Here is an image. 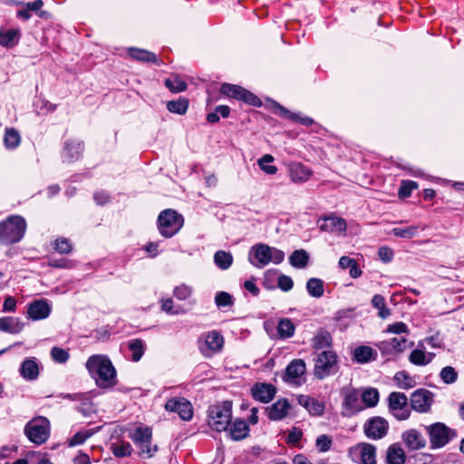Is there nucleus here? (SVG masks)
<instances>
[{
  "mask_svg": "<svg viewBox=\"0 0 464 464\" xmlns=\"http://www.w3.org/2000/svg\"><path fill=\"white\" fill-rule=\"evenodd\" d=\"M332 344V336L326 330L320 329L317 331L312 340V346L316 350L330 347Z\"/></svg>",
  "mask_w": 464,
  "mask_h": 464,
  "instance_id": "c756f323",
  "label": "nucleus"
},
{
  "mask_svg": "<svg viewBox=\"0 0 464 464\" xmlns=\"http://www.w3.org/2000/svg\"><path fill=\"white\" fill-rule=\"evenodd\" d=\"M224 346V338L218 331L203 334L198 339V348L205 357H211L219 353Z\"/></svg>",
  "mask_w": 464,
  "mask_h": 464,
  "instance_id": "6e6552de",
  "label": "nucleus"
},
{
  "mask_svg": "<svg viewBox=\"0 0 464 464\" xmlns=\"http://www.w3.org/2000/svg\"><path fill=\"white\" fill-rule=\"evenodd\" d=\"M277 285H278V287L284 292L290 291L294 286L292 278L285 275H281L278 277Z\"/></svg>",
  "mask_w": 464,
  "mask_h": 464,
  "instance_id": "680f3d73",
  "label": "nucleus"
},
{
  "mask_svg": "<svg viewBox=\"0 0 464 464\" xmlns=\"http://www.w3.org/2000/svg\"><path fill=\"white\" fill-rule=\"evenodd\" d=\"M394 381L401 389H411L415 386V381L406 372H399L394 375Z\"/></svg>",
  "mask_w": 464,
  "mask_h": 464,
  "instance_id": "a18cd8bd",
  "label": "nucleus"
},
{
  "mask_svg": "<svg viewBox=\"0 0 464 464\" xmlns=\"http://www.w3.org/2000/svg\"><path fill=\"white\" fill-rule=\"evenodd\" d=\"M338 368V356L333 351H323L314 358V375L318 380L334 374Z\"/></svg>",
  "mask_w": 464,
  "mask_h": 464,
  "instance_id": "39448f33",
  "label": "nucleus"
},
{
  "mask_svg": "<svg viewBox=\"0 0 464 464\" xmlns=\"http://www.w3.org/2000/svg\"><path fill=\"white\" fill-rule=\"evenodd\" d=\"M332 445V439L330 436L323 434L316 439V447L321 452H325L330 450Z\"/></svg>",
  "mask_w": 464,
  "mask_h": 464,
  "instance_id": "052dcab7",
  "label": "nucleus"
},
{
  "mask_svg": "<svg viewBox=\"0 0 464 464\" xmlns=\"http://www.w3.org/2000/svg\"><path fill=\"white\" fill-rule=\"evenodd\" d=\"M51 356L53 361L59 363H64L69 359L68 352L60 347H53L51 350Z\"/></svg>",
  "mask_w": 464,
  "mask_h": 464,
  "instance_id": "13d9d810",
  "label": "nucleus"
},
{
  "mask_svg": "<svg viewBox=\"0 0 464 464\" xmlns=\"http://www.w3.org/2000/svg\"><path fill=\"white\" fill-rule=\"evenodd\" d=\"M409 360L411 363L420 366H424L430 362V358H428V355L421 349L413 350L410 354Z\"/></svg>",
  "mask_w": 464,
  "mask_h": 464,
  "instance_id": "8fccbe9b",
  "label": "nucleus"
},
{
  "mask_svg": "<svg viewBox=\"0 0 464 464\" xmlns=\"http://www.w3.org/2000/svg\"><path fill=\"white\" fill-rule=\"evenodd\" d=\"M128 52L130 57L138 61L153 63L157 61L155 53L148 52L143 49L130 48Z\"/></svg>",
  "mask_w": 464,
  "mask_h": 464,
  "instance_id": "a19ab883",
  "label": "nucleus"
},
{
  "mask_svg": "<svg viewBox=\"0 0 464 464\" xmlns=\"http://www.w3.org/2000/svg\"><path fill=\"white\" fill-rule=\"evenodd\" d=\"M375 352L368 346H360L354 350V359L360 363H366L375 359Z\"/></svg>",
  "mask_w": 464,
  "mask_h": 464,
  "instance_id": "4c0bfd02",
  "label": "nucleus"
},
{
  "mask_svg": "<svg viewBox=\"0 0 464 464\" xmlns=\"http://www.w3.org/2000/svg\"><path fill=\"white\" fill-rule=\"evenodd\" d=\"M161 309L169 314H179L185 313L184 310H178L174 308L173 300L170 298L164 299L161 301Z\"/></svg>",
  "mask_w": 464,
  "mask_h": 464,
  "instance_id": "0e129e2a",
  "label": "nucleus"
},
{
  "mask_svg": "<svg viewBox=\"0 0 464 464\" xmlns=\"http://www.w3.org/2000/svg\"><path fill=\"white\" fill-rule=\"evenodd\" d=\"M440 377L444 383L451 384L457 381L458 372L453 367L446 366L441 369Z\"/></svg>",
  "mask_w": 464,
  "mask_h": 464,
  "instance_id": "5fc2aeb1",
  "label": "nucleus"
},
{
  "mask_svg": "<svg viewBox=\"0 0 464 464\" xmlns=\"http://www.w3.org/2000/svg\"><path fill=\"white\" fill-rule=\"evenodd\" d=\"M19 36L20 34L18 30L12 29L0 32V44L7 48L14 47L18 43Z\"/></svg>",
  "mask_w": 464,
  "mask_h": 464,
  "instance_id": "e433bc0d",
  "label": "nucleus"
},
{
  "mask_svg": "<svg viewBox=\"0 0 464 464\" xmlns=\"http://www.w3.org/2000/svg\"><path fill=\"white\" fill-rule=\"evenodd\" d=\"M403 441L410 450L424 448L426 441L423 436L416 430H409L402 434Z\"/></svg>",
  "mask_w": 464,
  "mask_h": 464,
  "instance_id": "a878e982",
  "label": "nucleus"
},
{
  "mask_svg": "<svg viewBox=\"0 0 464 464\" xmlns=\"http://www.w3.org/2000/svg\"><path fill=\"white\" fill-rule=\"evenodd\" d=\"M111 450L118 458L128 457L131 454L132 448L129 442L119 441L111 444Z\"/></svg>",
  "mask_w": 464,
  "mask_h": 464,
  "instance_id": "79ce46f5",
  "label": "nucleus"
},
{
  "mask_svg": "<svg viewBox=\"0 0 464 464\" xmlns=\"http://www.w3.org/2000/svg\"><path fill=\"white\" fill-rule=\"evenodd\" d=\"M309 256L304 249L295 250L289 256L290 264L296 268H304L307 266Z\"/></svg>",
  "mask_w": 464,
  "mask_h": 464,
  "instance_id": "c9c22d12",
  "label": "nucleus"
},
{
  "mask_svg": "<svg viewBox=\"0 0 464 464\" xmlns=\"http://www.w3.org/2000/svg\"><path fill=\"white\" fill-rule=\"evenodd\" d=\"M291 179L294 182H304L312 175V171L301 163H292L289 167Z\"/></svg>",
  "mask_w": 464,
  "mask_h": 464,
  "instance_id": "cd10ccee",
  "label": "nucleus"
},
{
  "mask_svg": "<svg viewBox=\"0 0 464 464\" xmlns=\"http://www.w3.org/2000/svg\"><path fill=\"white\" fill-rule=\"evenodd\" d=\"M251 392L255 400L267 403L274 399L276 389L272 384L263 382L255 384Z\"/></svg>",
  "mask_w": 464,
  "mask_h": 464,
  "instance_id": "6ab92c4d",
  "label": "nucleus"
},
{
  "mask_svg": "<svg viewBox=\"0 0 464 464\" xmlns=\"http://www.w3.org/2000/svg\"><path fill=\"white\" fill-rule=\"evenodd\" d=\"M275 110L279 116H281L283 118L290 119L294 121L300 122L301 124H303L304 126H309V125L313 124V122H314L312 118L307 117V116L301 117L300 115H298L296 113L291 112L289 110L281 106L278 103L275 104Z\"/></svg>",
  "mask_w": 464,
  "mask_h": 464,
  "instance_id": "c85d7f7f",
  "label": "nucleus"
},
{
  "mask_svg": "<svg viewBox=\"0 0 464 464\" xmlns=\"http://www.w3.org/2000/svg\"><path fill=\"white\" fill-rule=\"evenodd\" d=\"M140 449V454L145 458H151L158 450L157 445H152L151 440L147 443H141L138 446Z\"/></svg>",
  "mask_w": 464,
  "mask_h": 464,
  "instance_id": "4d7b16f0",
  "label": "nucleus"
},
{
  "mask_svg": "<svg viewBox=\"0 0 464 464\" xmlns=\"http://www.w3.org/2000/svg\"><path fill=\"white\" fill-rule=\"evenodd\" d=\"M21 143V136L14 128H6L4 136V144L7 150H14Z\"/></svg>",
  "mask_w": 464,
  "mask_h": 464,
  "instance_id": "473e14b6",
  "label": "nucleus"
},
{
  "mask_svg": "<svg viewBox=\"0 0 464 464\" xmlns=\"http://www.w3.org/2000/svg\"><path fill=\"white\" fill-rule=\"evenodd\" d=\"M54 248L61 254H68L71 252L72 246L67 238H58L55 241Z\"/></svg>",
  "mask_w": 464,
  "mask_h": 464,
  "instance_id": "e2e57ef3",
  "label": "nucleus"
},
{
  "mask_svg": "<svg viewBox=\"0 0 464 464\" xmlns=\"http://www.w3.org/2000/svg\"><path fill=\"white\" fill-rule=\"evenodd\" d=\"M297 401L313 416H321L324 411V403L308 395H299Z\"/></svg>",
  "mask_w": 464,
  "mask_h": 464,
  "instance_id": "4be33fe9",
  "label": "nucleus"
},
{
  "mask_svg": "<svg viewBox=\"0 0 464 464\" xmlns=\"http://www.w3.org/2000/svg\"><path fill=\"white\" fill-rule=\"evenodd\" d=\"M165 85L173 92H180L186 90L187 84L179 76H172L165 80Z\"/></svg>",
  "mask_w": 464,
  "mask_h": 464,
  "instance_id": "09e8293b",
  "label": "nucleus"
},
{
  "mask_svg": "<svg viewBox=\"0 0 464 464\" xmlns=\"http://www.w3.org/2000/svg\"><path fill=\"white\" fill-rule=\"evenodd\" d=\"M51 312L52 305L46 299H37L27 304V317L34 321L48 318Z\"/></svg>",
  "mask_w": 464,
  "mask_h": 464,
  "instance_id": "ddd939ff",
  "label": "nucleus"
},
{
  "mask_svg": "<svg viewBox=\"0 0 464 464\" xmlns=\"http://www.w3.org/2000/svg\"><path fill=\"white\" fill-rule=\"evenodd\" d=\"M220 92L224 95L235 98L238 101H243L246 103H248V104H251L254 106L261 105V101L259 100V98H257L256 95H254L247 90H246L238 85L224 83L220 88Z\"/></svg>",
  "mask_w": 464,
  "mask_h": 464,
  "instance_id": "9b49d317",
  "label": "nucleus"
},
{
  "mask_svg": "<svg viewBox=\"0 0 464 464\" xmlns=\"http://www.w3.org/2000/svg\"><path fill=\"white\" fill-rule=\"evenodd\" d=\"M418 229L419 227L416 226H410L406 227H394L392 232L395 237L410 239L417 235Z\"/></svg>",
  "mask_w": 464,
  "mask_h": 464,
  "instance_id": "3c124183",
  "label": "nucleus"
},
{
  "mask_svg": "<svg viewBox=\"0 0 464 464\" xmlns=\"http://www.w3.org/2000/svg\"><path fill=\"white\" fill-rule=\"evenodd\" d=\"M285 259V253L266 244L253 246L248 254L249 262L257 268H262L269 263L280 264Z\"/></svg>",
  "mask_w": 464,
  "mask_h": 464,
  "instance_id": "f03ea898",
  "label": "nucleus"
},
{
  "mask_svg": "<svg viewBox=\"0 0 464 464\" xmlns=\"http://www.w3.org/2000/svg\"><path fill=\"white\" fill-rule=\"evenodd\" d=\"M382 353L392 354L403 352L407 347V339L405 337H394L387 341H382L378 344Z\"/></svg>",
  "mask_w": 464,
  "mask_h": 464,
  "instance_id": "5701e85b",
  "label": "nucleus"
},
{
  "mask_svg": "<svg viewBox=\"0 0 464 464\" xmlns=\"http://www.w3.org/2000/svg\"><path fill=\"white\" fill-rule=\"evenodd\" d=\"M188 102L185 98H179L177 101H170L167 104V108L170 112L183 115L188 111Z\"/></svg>",
  "mask_w": 464,
  "mask_h": 464,
  "instance_id": "de8ad7c7",
  "label": "nucleus"
},
{
  "mask_svg": "<svg viewBox=\"0 0 464 464\" xmlns=\"http://www.w3.org/2000/svg\"><path fill=\"white\" fill-rule=\"evenodd\" d=\"M99 428L93 430H82L76 432L68 441L70 447L82 444L87 439L92 436Z\"/></svg>",
  "mask_w": 464,
  "mask_h": 464,
  "instance_id": "37998d69",
  "label": "nucleus"
},
{
  "mask_svg": "<svg viewBox=\"0 0 464 464\" xmlns=\"http://www.w3.org/2000/svg\"><path fill=\"white\" fill-rule=\"evenodd\" d=\"M130 439L137 447L141 443H147L149 440H152L151 430L147 427H139L130 435Z\"/></svg>",
  "mask_w": 464,
  "mask_h": 464,
  "instance_id": "f704fd0d",
  "label": "nucleus"
},
{
  "mask_svg": "<svg viewBox=\"0 0 464 464\" xmlns=\"http://www.w3.org/2000/svg\"><path fill=\"white\" fill-rule=\"evenodd\" d=\"M184 223L183 217L176 210L165 209L158 218V227L161 236L171 237L177 234Z\"/></svg>",
  "mask_w": 464,
  "mask_h": 464,
  "instance_id": "0eeeda50",
  "label": "nucleus"
},
{
  "mask_svg": "<svg viewBox=\"0 0 464 464\" xmlns=\"http://www.w3.org/2000/svg\"><path fill=\"white\" fill-rule=\"evenodd\" d=\"M317 224L321 231L341 234L346 230V221L335 215L321 218L318 219Z\"/></svg>",
  "mask_w": 464,
  "mask_h": 464,
  "instance_id": "2eb2a0df",
  "label": "nucleus"
},
{
  "mask_svg": "<svg viewBox=\"0 0 464 464\" xmlns=\"http://www.w3.org/2000/svg\"><path fill=\"white\" fill-rule=\"evenodd\" d=\"M85 365L90 375L95 380L99 387L109 388L115 383L116 371L106 355H92L87 360Z\"/></svg>",
  "mask_w": 464,
  "mask_h": 464,
  "instance_id": "f257e3e1",
  "label": "nucleus"
},
{
  "mask_svg": "<svg viewBox=\"0 0 464 464\" xmlns=\"http://www.w3.org/2000/svg\"><path fill=\"white\" fill-rule=\"evenodd\" d=\"M208 425L212 430L221 432L227 430L232 419V403L222 401L210 405L208 410Z\"/></svg>",
  "mask_w": 464,
  "mask_h": 464,
  "instance_id": "20e7f679",
  "label": "nucleus"
},
{
  "mask_svg": "<svg viewBox=\"0 0 464 464\" xmlns=\"http://www.w3.org/2000/svg\"><path fill=\"white\" fill-rule=\"evenodd\" d=\"M165 409L177 412L184 420H189L193 416L191 403L185 399H170L166 402Z\"/></svg>",
  "mask_w": 464,
  "mask_h": 464,
  "instance_id": "a211bd4d",
  "label": "nucleus"
},
{
  "mask_svg": "<svg viewBox=\"0 0 464 464\" xmlns=\"http://www.w3.org/2000/svg\"><path fill=\"white\" fill-rule=\"evenodd\" d=\"M215 304L218 308L232 306L234 298L227 292H218L215 296Z\"/></svg>",
  "mask_w": 464,
  "mask_h": 464,
  "instance_id": "6e6d98bb",
  "label": "nucleus"
},
{
  "mask_svg": "<svg viewBox=\"0 0 464 464\" xmlns=\"http://www.w3.org/2000/svg\"><path fill=\"white\" fill-rule=\"evenodd\" d=\"M276 329L280 337L289 338L294 335L295 326L290 319L285 318L278 322Z\"/></svg>",
  "mask_w": 464,
  "mask_h": 464,
  "instance_id": "ea45409f",
  "label": "nucleus"
},
{
  "mask_svg": "<svg viewBox=\"0 0 464 464\" xmlns=\"http://www.w3.org/2000/svg\"><path fill=\"white\" fill-rule=\"evenodd\" d=\"M24 324L18 318L2 317L0 318V331L11 334H18L23 330Z\"/></svg>",
  "mask_w": 464,
  "mask_h": 464,
  "instance_id": "7c9ffc66",
  "label": "nucleus"
},
{
  "mask_svg": "<svg viewBox=\"0 0 464 464\" xmlns=\"http://www.w3.org/2000/svg\"><path fill=\"white\" fill-rule=\"evenodd\" d=\"M418 188L415 181H402V184L399 189L400 198H408L411 194L412 190Z\"/></svg>",
  "mask_w": 464,
  "mask_h": 464,
  "instance_id": "bf43d9fd",
  "label": "nucleus"
},
{
  "mask_svg": "<svg viewBox=\"0 0 464 464\" xmlns=\"http://www.w3.org/2000/svg\"><path fill=\"white\" fill-rule=\"evenodd\" d=\"M26 222L18 215L8 217L0 222V242L4 245H11L19 242L24 236Z\"/></svg>",
  "mask_w": 464,
  "mask_h": 464,
  "instance_id": "7ed1b4c3",
  "label": "nucleus"
},
{
  "mask_svg": "<svg viewBox=\"0 0 464 464\" xmlns=\"http://www.w3.org/2000/svg\"><path fill=\"white\" fill-rule=\"evenodd\" d=\"M341 394L343 396L342 414L343 416L350 417L362 410L359 401L360 394L355 388L352 386L343 387Z\"/></svg>",
  "mask_w": 464,
  "mask_h": 464,
  "instance_id": "9d476101",
  "label": "nucleus"
},
{
  "mask_svg": "<svg viewBox=\"0 0 464 464\" xmlns=\"http://www.w3.org/2000/svg\"><path fill=\"white\" fill-rule=\"evenodd\" d=\"M249 435V427L244 420H236L229 429V437L233 440H241Z\"/></svg>",
  "mask_w": 464,
  "mask_h": 464,
  "instance_id": "bb28decb",
  "label": "nucleus"
},
{
  "mask_svg": "<svg viewBox=\"0 0 464 464\" xmlns=\"http://www.w3.org/2000/svg\"><path fill=\"white\" fill-rule=\"evenodd\" d=\"M362 402L367 407H374L379 401V392L375 388H368L361 394Z\"/></svg>",
  "mask_w": 464,
  "mask_h": 464,
  "instance_id": "c03bdc74",
  "label": "nucleus"
},
{
  "mask_svg": "<svg viewBox=\"0 0 464 464\" xmlns=\"http://www.w3.org/2000/svg\"><path fill=\"white\" fill-rule=\"evenodd\" d=\"M24 434L31 442L41 445L49 438L50 421L43 416L35 417L24 426Z\"/></svg>",
  "mask_w": 464,
  "mask_h": 464,
  "instance_id": "423d86ee",
  "label": "nucleus"
},
{
  "mask_svg": "<svg viewBox=\"0 0 464 464\" xmlns=\"http://www.w3.org/2000/svg\"><path fill=\"white\" fill-rule=\"evenodd\" d=\"M306 290L308 294L314 298H320L324 293V281L319 278H310L306 282Z\"/></svg>",
  "mask_w": 464,
  "mask_h": 464,
  "instance_id": "72a5a7b5",
  "label": "nucleus"
},
{
  "mask_svg": "<svg viewBox=\"0 0 464 464\" xmlns=\"http://www.w3.org/2000/svg\"><path fill=\"white\" fill-rule=\"evenodd\" d=\"M193 293V288L186 284L177 285L173 290V295L180 301L188 300Z\"/></svg>",
  "mask_w": 464,
  "mask_h": 464,
  "instance_id": "864d4df0",
  "label": "nucleus"
},
{
  "mask_svg": "<svg viewBox=\"0 0 464 464\" xmlns=\"http://www.w3.org/2000/svg\"><path fill=\"white\" fill-rule=\"evenodd\" d=\"M266 410L270 420H280L288 414L290 404L285 399L278 400Z\"/></svg>",
  "mask_w": 464,
  "mask_h": 464,
  "instance_id": "393cba45",
  "label": "nucleus"
},
{
  "mask_svg": "<svg viewBox=\"0 0 464 464\" xmlns=\"http://www.w3.org/2000/svg\"><path fill=\"white\" fill-rule=\"evenodd\" d=\"M274 161V157L270 154H266L258 160V166L260 169L269 175H274L277 172V168L274 165H267Z\"/></svg>",
  "mask_w": 464,
  "mask_h": 464,
  "instance_id": "603ef678",
  "label": "nucleus"
},
{
  "mask_svg": "<svg viewBox=\"0 0 464 464\" xmlns=\"http://www.w3.org/2000/svg\"><path fill=\"white\" fill-rule=\"evenodd\" d=\"M129 349L131 352V359L133 362H138L144 354V343L140 339H134L130 341Z\"/></svg>",
  "mask_w": 464,
  "mask_h": 464,
  "instance_id": "49530a36",
  "label": "nucleus"
},
{
  "mask_svg": "<svg viewBox=\"0 0 464 464\" xmlns=\"http://www.w3.org/2000/svg\"><path fill=\"white\" fill-rule=\"evenodd\" d=\"M387 464H404L405 454L403 450L396 444L391 445L387 450Z\"/></svg>",
  "mask_w": 464,
  "mask_h": 464,
  "instance_id": "2f4dec72",
  "label": "nucleus"
},
{
  "mask_svg": "<svg viewBox=\"0 0 464 464\" xmlns=\"http://www.w3.org/2000/svg\"><path fill=\"white\" fill-rule=\"evenodd\" d=\"M432 403V393L428 390L415 391L411 396V408L419 412H426Z\"/></svg>",
  "mask_w": 464,
  "mask_h": 464,
  "instance_id": "f3484780",
  "label": "nucleus"
},
{
  "mask_svg": "<svg viewBox=\"0 0 464 464\" xmlns=\"http://www.w3.org/2000/svg\"><path fill=\"white\" fill-rule=\"evenodd\" d=\"M433 447L440 448L450 441V430L443 423L437 422L427 428Z\"/></svg>",
  "mask_w": 464,
  "mask_h": 464,
  "instance_id": "4468645a",
  "label": "nucleus"
},
{
  "mask_svg": "<svg viewBox=\"0 0 464 464\" xmlns=\"http://www.w3.org/2000/svg\"><path fill=\"white\" fill-rule=\"evenodd\" d=\"M82 151L83 146L81 141L70 140L64 143L62 157L65 161L73 162L82 157Z\"/></svg>",
  "mask_w": 464,
  "mask_h": 464,
  "instance_id": "412c9836",
  "label": "nucleus"
},
{
  "mask_svg": "<svg viewBox=\"0 0 464 464\" xmlns=\"http://www.w3.org/2000/svg\"><path fill=\"white\" fill-rule=\"evenodd\" d=\"M306 365L301 359L293 360L286 367L284 380L295 385L301 384V377L305 373Z\"/></svg>",
  "mask_w": 464,
  "mask_h": 464,
  "instance_id": "dca6fc26",
  "label": "nucleus"
},
{
  "mask_svg": "<svg viewBox=\"0 0 464 464\" xmlns=\"http://www.w3.org/2000/svg\"><path fill=\"white\" fill-rule=\"evenodd\" d=\"M214 262L220 269L227 270L233 263V256L229 252L218 250L214 255Z\"/></svg>",
  "mask_w": 464,
  "mask_h": 464,
  "instance_id": "58836bf2",
  "label": "nucleus"
},
{
  "mask_svg": "<svg viewBox=\"0 0 464 464\" xmlns=\"http://www.w3.org/2000/svg\"><path fill=\"white\" fill-rule=\"evenodd\" d=\"M40 367L34 357L25 359L19 369L21 376L27 381H34L38 378Z\"/></svg>",
  "mask_w": 464,
  "mask_h": 464,
  "instance_id": "b1692460",
  "label": "nucleus"
},
{
  "mask_svg": "<svg viewBox=\"0 0 464 464\" xmlns=\"http://www.w3.org/2000/svg\"><path fill=\"white\" fill-rule=\"evenodd\" d=\"M353 453L360 458L362 464H375L376 448L370 443H360L353 448Z\"/></svg>",
  "mask_w": 464,
  "mask_h": 464,
  "instance_id": "aec40b11",
  "label": "nucleus"
},
{
  "mask_svg": "<svg viewBox=\"0 0 464 464\" xmlns=\"http://www.w3.org/2000/svg\"><path fill=\"white\" fill-rule=\"evenodd\" d=\"M378 256L382 262L389 263L393 258V251L388 246H382L378 251Z\"/></svg>",
  "mask_w": 464,
  "mask_h": 464,
  "instance_id": "338daca9",
  "label": "nucleus"
},
{
  "mask_svg": "<svg viewBox=\"0 0 464 464\" xmlns=\"http://www.w3.org/2000/svg\"><path fill=\"white\" fill-rule=\"evenodd\" d=\"M388 407L390 412L398 420H405L411 415L408 406V398L402 392H393L388 397Z\"/></svg>",
  "mask_w": 464,
  "mask_h": 464,
  "instance_id": "1a4fd4ad",
  "label": "nucleus"
},
{
  "mask_svg": "<svg viewBox=\"0 0 464 464\" xmlns=\"http://www.w3.org/2000/svg\"><path fill=\"white\" fill-rule=\"evenodd\" d=\"M387 333L392 334H407L409 332L408 326L402 322H397L390 324L386 330Z\"/></svg>",
  "mask_w": 464,
  "mask_h": 464,
  "instance_id": "69168bd1",
  "label": "nucleus"
},
{
  "mask_svg": "<svg viewBox=\"0 0 464 464\" xmlns=\"http://www.w3.org/2000/svg\"><path fill=\"white\" fill-rule=\"evenodd\" d=\"M365 435L372 440L383 438L389 430L388 421L382 417H372L363 426Z\"/></svg>",
  "mask_w": 464,
  "mask_h": 464,
  "instance_id": "f8f14e48",
  "label": "nucleus"
},
{
  "mask_svg": "<svg viewBox=\"0 0 464 464\" xmlns=\"http://www.w3.org/2000/svg\"><path fill=\"white\" fill-rule=\"evenodd\" d=\"M28 457L35 459V462L33 464H53L45 455L41 453H31Z\"/></svg>",
  "mask_w": 464,
  "mask_h": 464,
  "instance_id": "774afa93",
  "label": "nucleus"
}]
</instances>
